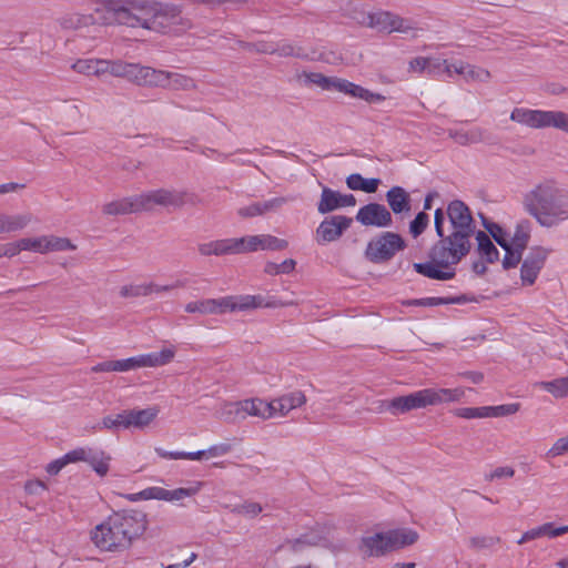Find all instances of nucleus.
Masks as SVG:
<instances>
[{"mask_svg": "<svg viewBox=\"0 0 568 568\" xmlns=\"http://www.w3.org/2000/svg\"><path fill=\"white\" fill-rule=\"evenodd\" d=\"M70 453L73 464L87 463L100 477H104L110 470L112 458L99 447L79 446L71 449Z\"/></svg>", "mask_w": 568, "mask_h": 568, "instance_id": "11", "label": "nucleus"}, {"mask_svg": "<svg viewBox=\"0 0 568 568\" xmlns=\"http://www.w3.org/2000/svg\"><path fill=\"white\" fill-rule=\"evenodd\" d=\"M169 489L159 486L146 487L138 493L129 494L126 499L132 503L140 500H163L168 501Z\"/></svg>", "mask_w": 568, "mask_h": 568, "instance_id": "39", "label": "nucleus"}, {"mask_svg": "<svg viewBox=\"0 0 568 568\" xmlns=\"http://www.w3.org/2000/svg\"><path fill=\"white\" fill-rule=\"evenodd\" d=\"M498 538L486 537V536H475L469 539V545L473 548L481 549L487 548L497 542Z\"/></svg>", "mask_w": 568, "mask_h": 568, "instance_id": "62", "label": "nucleus"}, {"mask_svg": "<svg viewBox=\"0 0 568 568\" xmlns=\"http://www.w3.org/2000/svg\"><path fill=\"white\" fill-rule=\"evenodd\" d=\"M160 408L149 406L143 409H126L129 429H143L150 426L158 417Z\"/></svg>", "mask_w": 568, "mask_h": 568, "instance_id": "23", "label": "nucleus"}, {"mask_svg": "<svg viewBox=\"0 0 568 568\" xmlns=\"http://www.w3.org/2000/svg\"><path fill=\"white\" fill-rule=\"evenodd\" d=\"M185 312L212 315L211 298L189 302L185 305Z\"/></svg>", "mask_w": 568, "mask_h": 568, "instance_id": "53", "label": "nucleus"}, {"mask_svg": "<svg viewBox=\"0 0 568 568\" xmlns=\"http://www.w3.org/2000/svg\"><path fill=\"white\" fill-rule=\"evenodd\" d=\"M155 453L159 457L169 460L185 459V452L182 450H166L161 447L155 448Z\"/></svg>", "mask_w": 568, "mask_h": 568, "instance_id": "64", "label": "nucleus"}, {"mask_svg": "<svg viewBox=\"0 0 568 568\" xmlns=\"http://www.w3.org/2000/svg\"><path fill=\"white\" fill-rule=\"evenodd\" d=\"M428 406L460 400L465 395L463 387L456 388H425Z\"/></svg>", "mask_w": 568, "mask_h": 568, "instance_id": "25", "label": "nucleus"}, {"mask_svg": "<svg viewBox=\"0 0 568 568\" xmlns=\"http://www.w3.org/2000/svg\"><path fill=\"white\" fill-rule=\"evenodd\" d=\"M428 222H429L428 215L424 212H419L409 224V231H410L412 235L414 237L420 235L425 231Z\"/></svg>", "mask_w": 568, "mask_h": 568, "instance_id": "54", "label": "nucleus"}, {"mask_svg": "<svg viewBox=\"0 0 568 568\" xmlns=\"http://www.w3.org/2000/svg\"><path fill=\"white\" fill-rule=\"evenodd\" d=\"M232 445L229 443H219L205 449L206 459L222 457L231 453Z\"/></svg>", "mask_w": 568, "mask_h": 568, "instance_id": "58", "label": "nucleus"}, {"mask_svg": "<svg viewBox=\"0 0 568 568\" xmlns=\"http://www.w3.org/2000/svg\"><path fill=\"white\" fill-rule=\"evenodd\" d=\"M139 195L111 201L103 206L106 215H122L142 212Z\"/></svg>", "mask_w": 568, "mask_h": 568, "instance_id": "24", "label": "nucleus"}, {"mask_svg": "<svg viewBox=\"0 0 568 568\" xmlns=\"http://www.w3.org/2000/svg\"><path fill=\"white\" fill-rule=\"evenodd\" d=\"M452 232L439 240L429 252V261L415 263L414 270L428 278L448 281L455 277V266L471 248V239L476 224L468 206L460 200H454L446 210Z\"/></svg>", "mask_w": 568, "mask_h": 568, "instance_id": "1", "label": "nucleus"}, {"mask_svg": "<svg viewBox=\"0 0 568 568\" xmlns=\"http://www.w3.org/2000/svg\"><path fill=\"white\" fill-rule=\"evenodd\" d=\"M366 23L369 28L384 32H407L409 29L402 18L383 10L368 13Z\"/></svg>", "mask_w": 568, "mask_h": 568, "instance_id": "16", "label": "nucleus"}, {"mask_svg": "<svg viewBox=\"0 0 568 568\" xmlns=\"http://www.w3.org/2000/svg\"><path fill=\"white\" fill-rule=\"evenodd\" d=\"M32 222L30 213L0 214V234L26 229Z\"/></svg>", "mask_w": 568, "mask_h": 568, "instance_id": "30", "label": "nucleus"}, {"mask_svg": "<svg viewBox=\"0 0 568 568\" xmlns=\"http://www.w3.org/2000/svg\"><path fill=\"white\" fill-rule=\"evenodd\" d=\"M326 542V538L318 528H314L300 537L290 540L288 545L294 551L303 550L307 546H320Z\"/></svg>", "mask_w": 568, "mask_h": 568, "instance_id": "36", "label": "nucleus"}, {"mask_svg": "<svg viewBox=\"0 0 568 568\" xmlns=\"http://www.w3.org/2000/svg\"><path fill=\"white\" fill-rule=\"evenodd\" d=\"M532 540L541 537L556 538L559 536L558 527L554 523H545L540 526L529 529Z\"/></svg>", "mask_w": 568, "mask_h": 568, "instance_id": "51", "label": "nucleus"}, {"mask_svg": "<svg viewBox=\"0 0 568 568\" xmlns=\"http://www.w3.org/2000/svg\"><path fill=\"white\" fill-rule=\"evenodd\" d=\"M474 236L477 242V252L486 262L494 263L499 260L497 247L484 231H476Z\"/></svg>", "mask_w": 568, "mask_h": 568, "instance_id": "34", "label": "nucleus"}, {"mask_svg": "<svg viewBox=\"0 0 568 568\" xmlns=\"http://www.w3.org/2000/svg\"><path fill=\"white\" fill-rule=\"evenodd\" d=\"M185 285H186V281H184V280H179L175 283L168 284V285H160L154 282H148V287H149L148 290H149V295H152V294H160L163 292H169V291H172L178 287H184Z\"/></svg>", "mask_w": 568, "mask_h": 568, "instance_id": "57", "label": "nucleus"}, {"mask_svg": "<svg viewBox=\"0 0 568 568\" xmlns=\"http://www.w3.org/2000/svg\"><path fill=\"white\" fill-rule=\"evenodd\" d=\"M464 301V297H424L417 300H408L404 302V305L433 307L438 305L460 304Z\"/></svg>", "mask_w": 568, "mask_h": 568, "instance_id": "40", "label": "nucleus"}, {"mask_svg": "<svg viewBox=\"0 0 568 568\" xmlns=\"http://www.w3.org/2000/svg\"><path fill=\"white\" fill-rule=\"evenodd\" d=\"M69 464H73L70 450L63 456L49 463L45 470L49 475L55 476Z\"/></svg>", "mask_w": 568, "mask_h": 568, "instance_id": "52", "label": "nucleus"}, {"mask_svg": "<svg viewBox=\"0 0 568 568\" xmlns=\"http://www.w3.org/2000/svg\"><path fill=\"white\" fill-rule=\"evenodd\" d=\"M404 248L405 241L399 234L384 232L368 242L365 256L373 263H384Z\"/></svg>", "mask_w": 568, "mask_h": 568, "instance_id": "8", "label": "nucleus"}, {"mask_svg": "<svg viewBox=\"0 0 568 568\" xmlns=\"http://www.w3.org/2000/svg\"><path fill=\"white\" fill-rule=\"evenodd\" d=\"M386 200L395 214L408 212L410 209L409 195L402 186H393L388 190Z\"/></svg>", "mask_w": 568, "mask_h": 568, "instance_id": "32", "label": "nucleus"}, {"mask_svg": "<svg viewBox=\"0 0 568 568\" xmlns=\"http://www.w3.org/2000/svg\"><path fill=\"white\" fill-rule=\"evenodd\" d=\"M197 251L202 256L234 255L233 237L200 243Z\"/></svg>", "mask_w": 568, "mask_h": 568, "instance_id": "28", "label": "nucleus"}, {"mask_svg": "<svg viewBox=\"0 0 568 568\" xmlns=\"http://www.w3.org/2000/svg\"><path fill=\"white\" fill-rule=\"evenodd\" d=\"M258 237V251H282L288 246L286 240L271 234H260Z\"/></svg>", "mask_w": 568, "mask_h": 568, "instance_id": "46", "label": "nucleus"}, {"mask_svg": "<svg viewBox=\"0 0 568 568\" xmlns=\"http://www.w3.org/2000/svg\"><path fill=\"white\" fill-rule=\"evenodd\" d=\"M568 454V435L565 437L558 438L554 445L547 450V458H556L558 456H562Z\"/></svg>", "mask_w": 568, "mask_h": 568, "instance_id": "55", "label": "nucleus"}, {"mask_svg": "<svg viewBox=\"0 0 568 568\" xmlns=\"http://www.w3.org/2000/svg\"><path fill=\"white\" fill-rule=\"evenodd\" d=\"M106 63L108 67H105V73L129 80L132 73L133 63H129L122 60H106Z\"/></svg>", "mask_w": 568, "mask_h": 568, "instance_id": "45", "label": "nucleus"}, {"mask_svg": "<svg viewBox=\"0 0 568 568\" xmlns=\"http://www.w3.org/2000/svg\"><path fill=\"white\" fill-rule=\"evenodd\" d=\"M530 223L526 220L518 222L514 233L509 234V248L503 260L505 270L515 267L521 260L523 252L526 250L530 239Z\"/></svg>", "mask_w": 568, "mask_h": 568, "instance_id": "10", "label": "nucleus"}, {"mask_svg": "<svg viewBox=\"0 0 568 568\" xmlns=\"http://www.w3.org/2000/svg\"><path fill=\"white\" fill-rule=\"evenodd\" d=\"M148 282L130 283L120 288V295L124 298L149 296Z\"/></svg>", "mask_w": 568, "mask_h": 568, "instance_id": "48", "label": "nucleus"}, {"mask_svg": "<svg viewBox=\"0 0 568 568\" xmlns=\"http://www.w3.org/2000/svg\"><path fill=\"white\" fill-rule=\"evenodd\" d=\"M143 531L141 521L126 513H113L90 531L93 545L101 551L128 549Z\"/></svg>", "mask_w": 568, "mask_h": 568, "instance_id": "3", "label": "nucleus"}, {"mask_svg": "<svg viewBox=\"0 0 568 568\" xmlns=\"http://www.w3.org/2000/svg\"><path fill=\"white\" fill-rule=\"evenodd\" d=\"M485 226L497 244L505 250V254H507V248H509V233L496 223L485 224Z\"/></svg>", "mask_w": 568, "mask_h": 568, "instance_id": "49", "label": "nucleus"}, {"mask_svg": "<svg viewBox=\"0 0 568 568\" xmlns=\"http://www.w3.org/2000/svg\"><path fill=\"white\" fill-rule=\"evenodd\" d=\"M520 408V404L510 403L491 406V418L504 417L516 414Z\"/></svg>", "mask_w": 568, "mask_h": 568, "instance_id": "56", "label": "nucleus"}, {"mask_svg": "<svg viewBox=\"0 0 568 568\" xmlns=\"http://www.w3.org/2000/svg\"><path fill=\"white\" fill-rule=\"evenodd\" d=\"M428 58L417 57L409 61L408 71L414 73H427Z\"/></svg>", "mask_w": 568, "mask_h": 568, "instance_id": "60", "label": "nucleus"}, {"mask_svg": "<svg viewBox=\"0 0 568 568\" xmlns=\"http://www.w3.org/2000/svg\"><path fill=\"white\" fill-rule=\"evenodd\" d=\"M538 385L556 398L568 397V376L556 378L554 381L540 382Z\"/></svg>", "mask_w": 568, "mask_h": 568, "instance_id": "41", "label": "nucleus"}, {"mask_svg": "<svg viewBox=\"0 0 568 568\" xmlns=\"http://www.w3.org/2000/svg\"><path fill=\"white\" fill-rule=\"evenodd\" d=\"M356 220L365 226L386 227L392 224V214L383 204L369 203L358 210Z\"/></svg>", "mask_w": 568, "mask_h": 568, "instance_id": "17", "label": "nucleus"}, {"mask_svg": "<svg viewBox=\"0 0 568 568\" xmlns=\"http://www.w3.org/2000/svg\"><path fill=\"white\" fill-rule=\"evenodd\" d=\"M379 183V179H365L359 173H353L348 175L346 179V185L348 186V189L354 191H364L366 193L376 192Z\"/></svg>", "mask_w": 568, "mask_h": 568, "instance_id": "38", "label": "nucleus"}, {"mask_svg": "<svg viewBox=\"0 0 568 568\" xmlns=\"http://www.w3.org/2000/svg\"><path fill=\"white\" fill-rule=\"evenodd\" d=\"M105 67H108L105 59H79L72 64L75 72L95 77L105 74Z\"/></svg>", "mask_w": 568, "mask_h": 568, "instance_id": "33", "label": "nucleus"}, {"mask_svg": "<svg viewBox=\"0 0 568 568\" xmlns=\"http://www.w3.org/2000/svg\"><path fill=\"white\" fill-rule=\"evenodd\" d=\"M293 302H277L266 300L262 295H227L211 298L212 315L233 312H244L262 307H277L293 305Z\"/></svg>", "mask_w": 568, "mask_h": 568, "instance_id": "6", "label": "nucleus"}, {"mask_svg": "<svg viewBox=\"0 0 568 568\" xmlns=\"http://www.w3.org/2000/svg\"><path fill=\"white\" fill-rule=\"evenodd\" d=\"M351 224L352 219L344 215L326 217L316 229L317 243L325 244L338 240Z\"/></svg>", "mask_w": 568, "mask_h": 568, "instance_id": "14", "label": "nucleus"}, {"mask_svg": "<svg viewBox=\"0 0 568 568\" xmlns=\"http://www.w3.org/2000/svg\"><path fill=\"white\" fill-rule=\"evenodd\" d=\"M548 251L544 247H532L523 261L520 267V281L524 286L532 285L542 270Z\"/></svg>", "mask_w": 568, "mask_h": 568, "instance_id": "15", "label": "nucleus"}, {"mask_svg": "<svg viewBox=\"0 0 568 568\" xmlns=\"http://www.w3.org/2000/svg\"><path fill=\"white\" fill-rule=\"evenodd\" d=\"M159 83L156 87L170 89V90H192L195 89L196 84L195 81L185 75L178 72H169L160 70Z\"/></svg>", "mask_w": 568, "mask_h": 568, "instance_id": "22", "label": "nucleus"}, {"mask_svg": "<svg viewBox=\"0 0 568 568\" xmlns=\"http://www.w3.org/2000/svg\"><path fill=\"white\" fill-rule=\"evenodd\" d=\"M306 81L326 91H337L364 100L368 103H379L385 100L381 93L372 92L358 84L336 77H326L320 72L306 74Z\"/></svg>", "mask_w": 568, "mask_h": 568, "instance_id": "7", "label": "nucleus"}, {"mask_svg": "<svg viewBox=\"0 0 568 568\" xmlns=\"http://www.w3.org/2000/svg\"><path fill=\"white\" fill-rule=\"evenodd\" d=\"M524 210L547 229L568 221V190L554 179L534 184L523 195Z\"/></svg>", "mask_w": 568, "mask_h": 568, "instance_id": "2", "label": "nucleus"}, {"mask_svg": "<svg viewBox=\"0 0 568 568\" xmlns=\"http://www.w3.org/2000/svg\"><path fill=\"white\" fill-rule=\"evenodd\" d=\"M455 61L442 60L439 58H428L427 74L438 79H453Z\"/></svg>", "mask_w": 568, "mask_h": 568, "instance_id": "35", "label": "nucleus"}, {"mask_svg": "<svg viewBox=\"0 0 568 568\" xmlns=\"http://www.w3.org/2000/svg\"><path fill=\"white\" fill-rule=\"evenodd\" d=\"M258 235L233 237L234 255L258 251Z\"/></svg>", "mask_w": 568, "mask_h": 568, "instance_id": "43", "label": "nucleus"}, {"mask_svg": "<svg viewBox=\"0 0 568 568\" xmlns=\"http://www.w3.org/2000/svg\"><path fill=\"white\" fill-rule=\"evenodd\" d=\"M270 402L273 418L285 417L291 410L303 406L306 403V396L301 390H293Z\"/></svg>", "mask_w": 568, "mask_h": 568, "instance_id": "19", "label": "nucleus"}, {"mask_svg": "<svg viewBox=\"0 0 568 568\" xmlns=\"http://www.w3.org/2000/svg\"><path fill=\"white\" fill-rule=\"evenodd\" d=\"M271 408V402L262 398L256 397L242 400V412L244 419L248 416L257 417L261 419H271L273 418Z\"/></svg>", "mask_w": 568, "mask_h": 568, "instance_id": "27", "label": "nucleus"}, {"mask_svg": "<svg viewBox=\"0 0 568 568\" xmlns=\"http://www.w3.org/2000/svg\"><path fill=\"white\" fill-rule=\"evenodd\" d=\"M186 193L173 189H159L139 194L142 211H150L156 206L179 207L185 203Z\"/></svg>", "mask_w": 568, "mask_h": 568, "instance_id": "9", "label": "nucleus"}, {"mask_svg": "<svg viewBox=\"0 0 568 568\" xmlns=\"http://www.w3.org/2000/svg\"><path fill=\"white\" fill-rule=\"evenodd\" d=\"M296 262L292 258H287L282 263L267 262L264 266V272L267 275H280L290 274L295 270Z\"/></svg>", "mask_w": 568, "mask_h": 568, "instance_id": "47", "label": "nucleus"}, {"mask_svg": "<svg viewBox=\"0 0 568 568\" xmlns=\"http://www.w3.org/2000/svg\"><path fill=\"white\" fill-rule=\"evenodd\" d=\"M256 50L266 54H277L280 57H295L301 59H307L310 55L305 49L301 45L288 41H282L280 43L258 42Z\"/></svg>", "mask_w": 568, "mask_h": 568, "instance_id": "20", "label": "nucleus"}, {"mask_svg": "<svg viewBox=\"0 0 568 568\" xmlns=\"http://www.w3.org/2000/svg\"><path fill=\"white\" fill-rule=\"evenodd\" d=\"M448 135L458 144L466 145L477 143L483 139V130L477 126L466 128L464 125L448 130Z\"/></svg>", "mask_w": 568, "mask_h": 568, "instance_id": "31", "label": "nucleus"}, {"mask_svg": "<svg viewBox=\"0 0 568 568\" xmlns=\"http://www.w3.org/2000/svg\"><path fill=\"white\" fill-rule=\"evenodd\" d=\"M262 510L263 507L258 503L245 500L244 503L236 505L232 511L247 518H255L262 513Z\"/></svg>", "mask_w": 568, "mask_h": 568, "instance_id": "50", "label": "nucleus"}, {"mask_svg": "<svg viewBox=\"0 0 568 568\" xmlns=\"http://www.w3.org/2000/svg\"><path fill=\"white\" fill-rule=\"evenodd\" d=\"M1 248L2 254L7 257H13L18 255L20 252L24 251V248H22V239L16 242L7 243L2 245Z\"/></svg>", "mask_w": 568, "mask_h": 568, "instance_id": "63", "label": "nucleus"}, {"mask_svg": "<svg viewBox=\"0 0 568 568\" xmlns=\"http://www.w3.org/2000/svg\"><path fill=\"white\" fill-rule=\"evenodd\" d=\"M128 416L126 410H122L114 415H108L102 418L99 424V429H109V430H119V429H129L128 426Z\"/></svg>", "mask_w": 568, "mask_h": 568, "instance_id": "42", "label": "nucleus"}, {"mask_svg": "<svg viewBox=\"0 0 568 568\" xmlns=\"http://www.w3.org/2000/svg\"><path fill=\"white\" fill-rule=\"evenodd\" d=\"M515 475V470L510 466L497 467L486 475V479L493 481L500 478H511Z\"/></svg>", "mask_w": 568, "mask_h": 568, "instance_id": "59", "label": "nucleus"}, {"mask_svg": "<svg viewBox=\"0 0 568 568\" xmlns=\"http://www.w3.org/2000/svg\"><path fill=\"white\" fill-rule=\"evenodd\" d=\"M454 72L455 75H460L466 82H487L490 78L488 70L460 60L455 61Z\"/></svg>", "mask_w": 568, "mask_h": 568, "instance_id": "26", "label": "nucleus"}, {"mask_svg": "<svg viewBox=\"0 0 568 568\" xmlns=\"http://www.w3.org/2000/svg\"><path fill=\"white\" fill-rule=\"evenodd\" d=\"M418 534L413 529H393L376 532L361 539L359 551L365 557H381L393 550L413 545Z\"/></svg>", "mask_w": 568, "mask_h": 568, "instance_id": "4", "label": "nucleus"}, {"mask_svg": "<svg viewBox=\"0 0 568 568\" xmlns=\"http://www.w3.org/2000/svg\"><path fill=\"white\" fill-rule=\"evenodd\" d=\"M202 487L201 481H195L193 485L189 487H179L175 489H169L168 501L169 503H180L185 498H190L195 496Z\"/></svg>", "mask_w": 568, "mask_h": 568, "instance_id": "44", "label": "nucleus"}, {"mask_svg": "<svg viewBox=\"0 0 568 568\" xmlns=\"http://www.w3.org/2000/svg\"><path fill=\"white\" fill-rule=\"evenodd\" d=\"M215 414L219 419L225 423L243 420L242 400L222 403Z\"/></svg>", "mask_w": 568, "mask_h": 568, "instance_id": "37", "label": "nucleus"}, {"mask_svg": "<svg viewBox=\"0 0 568 568\" xmlns=\"http://www.w3.org/2000/svg\"><path fill=\"white\" fill-rule=\"evenodd\" d=\"M510 120L530 129L554 128L568 133V113L564 111L515 108Z\"/></svg>", "mask_w": 568, "mask_h": 568, "instance_id": "5", "label": "nucleus"}, {"mask_svg": "<svg viewBox=\"0 0 568 568\" xmlns=\"http://www.w3.org/2000/svg\"><path fill=\"white\" fill-rule=\"evenodd\" d=\"M355 204L356 199L353 194H342L329 187H323L317 210L320 213L325 214L341 207L354 206Z\"/></svg>", "mask_w": 568, "mask_h": 568, "instance_id": "18", "label": "nucleus"}, {"mask_svg": "<svg viewBox=\"0 0 568 568\" xmlns=\"http://www.w3.org/2000/svg\"><path fill=\"white\" fill-rule=\"evenodd\" d=\"M175 356L174 347H165L160 352L141 354L134 357L135 368L164 366L173 361Z\"/></svg>", "mask_w": 568, "mask_h": 568, "instance_id": "21", "label": "nucleus"}, {"mask_svg": "<svg viewBox=\"0 0 568 568\" xmlns=\"http://www.w3.org/2000/svg\"><path fill=\"white\" fill-rule=\"evenodd\" d=\"M22 248L27 252L48 254L52 252L74 251L77 246L67 237L40 235L22 237Z\"/></svg>", "mask_w": 568, "mask_h": 568, "instance_id": "12", "label": "nucleus"}, {"mask_svg": "<svg viewBox=\"0 0 568 568\" xmlns=\"http://www.w3.org/2000/svg\"><path fill=\"white\" fill-rule=\"evenodd\" d=\"M428 406L426 390L420 389L405 396L394 397L389 400H384L379 409L389 412L393 415L405 414L413 409L425 408Z\"/></svg>", "mask_w": 568, "mask_h": 568, "instance_id": "13", "label": "nucleus"}, {"mask_svg": "<svg viewBox=\"0 0 568 568\" xmlns=\"http://www.w3.org/2000/svg\"><path fill=\"white\" fill-rule=\"evenodd\" d=\"M160 70L133 63L129 81L142 87H156Z\"/></svg>", "mask_w": 568, "mask_h": 568, "instance_id": "29", "label": "nucleus"}, {"mask_svg": "<svg viewBox=\"0 0 568 568\" xmlns=\"http://www.w3.org/2000/svg\"><path fill=\"white\" fill-rule=\"evenodd\" d=\"M237 213L242 217H254V216L263 215L260 202H255V203H251L246 206H242L239 209Z\"/></svg>", "mask_w": 568, "mask_h": 568, "instance_id": "61", "label": "nucleus"}]
</instances>
